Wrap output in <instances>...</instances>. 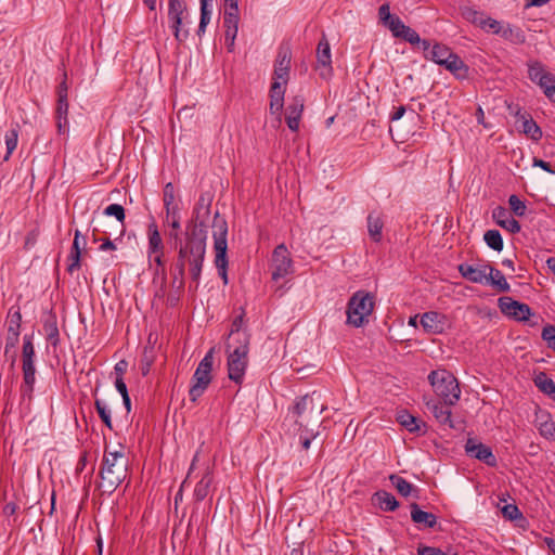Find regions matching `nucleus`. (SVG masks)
I'll list each match as a JSON object with an SVG mask.
<instances>
[{
  "mask_svg": "<svg viewBox=\"0 0 555 555\" xmlns=\"http://www.w3.org/2000/svg\"><path fill=\"white\" fill-rule=\"evenodd\" d=\"M206 240L205 225L195 224L186 243L179 249L177 269L181 280L184 276L185 263L190 266L192 279L196 282L199 280L206 254Z\"/></svg>",
  "mask_w": 555,
  "mask_h": 555,
  "instance_id": "1",
  "label": "nucleus"
},
{
  "mask_svg": "<svg viewBox=\"0 0 555 555\" xmlns=\"http://www.w3.org/2000/svg\"><path fill=\"white\" fill-rule=\"evenodd\" d=\"M128 460L125 454V447L117 444L105 446L102 465L100 469V489L103 493L112 494L117 487L126 479Z\"/></svg>",
  "mask_w": 555,
  "mask_h": 555,
  "instance_id": "2",
  "label": "nucleus"
},
{
  "mask_svg": "<svg viewBox=\"0 0 555 555\" xmlns=\"http://www.w3.org/2000/svg\"><path fill=\"white\" fill-rule=\"evenodd\" d=\"M249 335L246 331H234L227 341V366L229 378L237 385L244 380L248 365Z\"/></svg>",
  "mask_w": 555,
  "mask_h": 555,
  "instance_id": "3",
  "label": "nucleus"
},
{
  "mask_svg": "<svg viewBox=\"0 0 555 555\" xmlns=\"http://www.w3.org/2000/svg\"><path fill=\"white\" fill-rule=\"evenodd\" d=\"M211 235L214 238V249H215V266L218 270L220 278L223 281V284H228V222L227 220L220 216L219 212H216L211 222Z\"/></svg>",
  "mask_w": 555,
  "mask_h": 555,
  "instance_id": "4",
  "label": "nucleus"
},
{
  "mask_svg": "<svg viewBox=\"0 0 555 555\" xmlns=\"http://www.w3.org/2000/svg\"><path fill=\"white\" fill-rule=\"evenodd\" d=\"M428 380L435 393L442 399L446 405H454L460 400L459 382L451 372L443 369L431 371Z\"/></svg>",
  "mask_w": 555,
  "mask_h": 555,
  "instance_id": "5",
  "label": "nucleus"
},
{
  "mask_svg": "<svg viewBox=\"0 0 555 555\" xmlns=\"http://www.w3.org/2000/svg\"><path fill=\"white\" fill-rule=\"evenodd\" d=\"M374 309V297L365 291L356 292L348 301L347 323L361 327L369 322V317Z\"/></svg>",
  "mask_w": 555,
  "mask_h": 555,
  "instance_id": "6",
  "label": "nucleus"
},
{
  "mask_svg": "<svg viewBox=\"0 0 555 555\" xmlns=\"http://www.w3.org/2000/svg\"><path fill=\"white\" fill-rule=\"evenodd\" d=\"M214 354L215 349H209L192 376L189 390V398L192 402H196L204 395L212 380Z\"/></svg>",
  "mask_w": 555,
  "mask_h": 555,
  "instance_id": "7",
  "label": "nucleus"
},
{
  "mask_svg": "<svg viewBox=\"0 0 555 555\" xmlns=\"http://www.w3.org/2000/svg\"><path fill=\"white\" fill-rule=\"evenodd\" d=\"M190 15L183 0H168V22L178 42H184L189 37Z\"/></svg>",
  "mask_w": 555,
  "mask_h": 555,
  "instance_id": "8",
  "label": "nucleus"
},
{
  "mask_svg": "<svg viewBox=\"0 0 555 555\" xmlns=\"http://www.w3.org/2000/svg\"><path fill=\"white\" fill-rule=\"evenodd\" d=\"M23 375H24V384L22 386V391L24 396L31 395L34 390L35 385V364H34V357H35V348L31 341V338L28 336H24V343H23Z\"/></svg>",
  "mask_w": 555,
  "mask_h": 555,
  "instance_id": "9",
  "label": "nucleus"
},
{
  "mask_svg": "<svg viewBox=\"0 0 555 555\" xmlns=\"http://www.w3.org/2000/svg\"><path fill=\"white\" fill-rule=\"evenodd\" d=\"M271 271L272 280L275 282L293 274L294 272L291 255L284 244L278 245L273 250Z\"/></svg>",
  "mask_w": 555,
  "mask_h": 555,
  "instance_id": "10",
  "label": "nucleus"
},
{
  "mask_svg": "<svg viewBox=\"0 0 555 555\" xmlns=\"http://www.w3.org/2000/svg\"><path fill=\"white\" fill-rule=\"evenodd\" d=\"M320 401L321 395L315 391L299 398L292 408L293 416L301 417L306 412L311 415L315 414L317 416L322 414L325 410V405L320 403Z\"/></svg>",
  "mask_w": 555,
  "mask_h": 555,
  "instance_id": "11",
  "label": "nucleus"
},
{
  "mask_svg": "<svg viewBox=\"0 0 555 555\" xmlns=\"http://www.w3.org/2000/svg\"><path fill=\"white\" fill-rule=\"evenodd\" d=\"M499 307L504 314L517 321H527L532 314L528 305L516 301L511 297L499 298Z\"/></svg>",
  "mask_w": 555,
  "mask_h": 555,
  "instance_id": "12",
  "label": "nucleus"
},
{
  "mask_svg": "<svg viewBox=\"0 0 555 555\" xmlns=\"http://www.w3.org/2000/svg\"><path fill=\"white\" fill-rule=\"evenodd\" d=\"M420 323L428 334H441L450 327L448 318L437 311H428L421 315Z\"/></svg>",
  "mask_w": 555,
  "mask_h": 555,
  "instance_id": "13",
  "label": "nucleus"
},
{
  "mask_svg": "<svg viewBox=\"0 0 555 555\" xmlns=\"http://www.w3.org/2000/svg\"><path fill=\"white\" fill-rule=\"evenodd\" d=\"M292 53L289 48H280L274 63L273 81L287 85L289 79Z\"/></svg>",
  "mask_w": 555,
  "mask_h": 555,
  "instance_id": "14",
  "label": "nucleus"
},
{
  "mask_svg": "<svg viewBox=\"0 0 555 555\" xmlns=\"http://www.w3.org/2000/svg\"><path fill=\"white\" fill-rule=\"evenodd\" d=\"M315 69L323 79H328L333 73L331 47L325 38L320 40L318 44Z\"/></svg>",
  "mask_w": 555,
  "mask_h": 555,
  "instance_id": "15",
  "label": "nucleus"
},
{
  "mask_svg": "<svg viewBox=\"0 0 555 555\" xmlns=\"http://www.w3.org/2000/svg\"><path fill=\"white\" fill-rule=\"evenodd\" d=\"M465 451L469 456L482 461L490 466H494L496 464V459L492 453V450L475 438L467 439Z\"/></svg>",
  "mask_w": 555,
  "mask_h": 555,
  "instance_id": "16",
  "label": "nucleus"
},
{
  "mask_svg": "<svg viewBox=\"0 0 555 555\" xmlns=\"http://www.w3.org/2000/svg\"><path fill=\"white\" fill-rule=\"evenodd\" d=\"M240 11H223L224 42L231 52L238 33Z\"/></svg>",
  "mask_w": 555,
  "mask_h": 555,
  "instance_id": "17",
  "label": "nucleus"
},
{
  "mask_svg": "<svg viewBox=\"0 0 555 555\" xmlns=\"http://www.w3.org/2000/svg\"><path fill=\"white\" fill-rule=\"evenodd\" d=\"M422 49L425 53V59L429 60L438 65H443L448 57L451 56L452 51L449 47L442 43L430 44L428 40H423Z\"/></svg>",
  "mask_w": 555,
  "mask_h": 555,
  "instance_id": "18",
  "label": "nucleus"
},
{
  "mask_svg": "<svg viewBox=\"0 0 555 555\" xmlns=\"http://www.w3.org/2000/svg\"><path fill=\"white\" fill-rule=\"evenodd\" d=\"M305 100L300 95H296L292 99V102L286 108V124L292 131H298L301 115L305 107Z\"/></svg>",
  "mask_w": 555,
  "mask_h": 555,
  "instance_id": "19",
  "label": "nucleus"
},
{
  "mask_svg": "<svg viewBox=\"0 0 555 555\" xmlns=\"http://www.w3.org/2000/svg\"><path fill=\"white\" fill-rule=\"evenodd\" d=\"M489 269V264L473 266L468 263H461L459 266V272L464 279L468 280L469 282L480 284H486Z\"/></svg>",
  "mask_w": 555,
  "mask_h": 555,
  "instance_id": "20",
  "label": "nucleus"
},
{
  "mask_svg": "<svg viewBox=\"0 0 555 555\" xmlns=\"http://www.w3.org/2000/svg\"><path fill=\"white\" fill-rule=\"evenodd\" d=\"M427 410L433 413L435 418L449 428H456L455 424L451 418V410L442 405L440 402L429 399L426 401Z\"/></svg>",
  "mask_w": 555,
  "mask_h": 555,
  "instance_id": "21",
  "label": "nucleus"
},
{
  "mask_svg": "<svg viewBox=\"0 0 555 555\" xmlns=\"http://www.w3.org/2000/svg\"><path fill=\"white\" fill-rule=\"evenodd\" d=\"M535 426L542 437L555 441V423L552 421L551 415L545 411H538L535 413Z\"/></svg>",
  "mask_w": 555,
  "mask_h": 555,
  "instance_id": "22",
  "label": "nucleus"
},
{
  "mask_svg": "<svg viewBox=\"0 0 555 555\" xmlns=\"http://www.w3.org/2000/svg\"><path fill=\"white\" fill-rule=\"evenodd\" d=\"M492 216L495 222L503 229L507 230L508 232L518 233L520 231L519 222L514 217L511 216L506 208L496 207L493 210Z\"/></svg>",
  "mask_w": 555,
  "mask_h": 555,
  "instance_id": "23",
  "label": "nucleus"
},
{
  "mask_svg": "<svg viewBox=\"0 0 555 555\" xmlns=\"http://www.w3.org/2000/svg\"><path fill=\"white\" fill-rule=\"evenodd\" d=\"M286 85L280 82H272L270 88V113L280 117L284 106V95Z\"/></svg>",
  "mask_w": 555,
  "mask_h": 555,
  "instance_id": "24",
  "label": "nucleus"
},
{
  "mask_svg": "<svg viewBox=\"0 0 555 555\" xmlns=\"http://www.w3.org/2000/svg\"><path fill=\"white\" fill-rule=\"evenodd\" d=\"M165 251V245L157 224L153 221L147 227V255Z\"/></svg>",
  "mask_w": 555,
  "mask_h": 555,
  "instance_id": "25",
  "label": "nucleus"
},
{
  "mask_svg": "<svg viewBox=\"0 0 555 555\" xmlns=\"http://www.w3.org/2000/svg\"><path fill=\"white\" fill-rule=\"evenodd\" d=\"M86 246V238L81 236L80 232L77 230L75 232V238L73 242L72 253L69 256V264H68V272L73 273L75 270H78L80 268V257H81V249H83Z\"/></svg>",
  "mask_w": 555,
  "mask_h": 555,
  "instance_id": "26",
  "label": "nucleus"
},
{
  "mask_svg": "<svg viewBox=\"0 0 555 555\" xmlns=\"http://www.w3.org/2000/svg\"><path fill=\"white\" fill-rule=\"evenodd\" d=\"M442 66L459 79H464L468 75L467 65L453 52Z\"/></svg>",
  "mask_w": 555,
  "mask_h": 555,
  "instance_id": "27",
  "label": "nucleus"
},
{
  "mask_svg": "<svg viewBox=\"0 0 555 555\" xmlns=\"http://www.w3.org/2000/svg\"><path fill=\"white\" fill-rule=\"evenodd\" d=\"M411 518L417 525L433 528L437 524V517L429 512L422 511L416 503L411 504Z\"/></svg>",
  "mask_w": 555,
  "mask_h": 555,
  "instance_id": "28",
  "label": "nucleus"
},
{
  "mask_svg": "<svg viewBox=\"0 0 555 555\" xmlns=\"http://www.w3.org/2000/svg\"><path fill=\"white\" fill-rule=\"evenodd\" d=\"M367 231L370 237L378 243L382 241V231L384 227V222L379 214L372 211L367 215Z\"/></svg>",
  "mask_w": 555,
  "mask_h": 555,
  "instance_id": "29",
  "label": "nucleus"
},
{
  "mask_svg": "<svg viewBox=\"0 0 555 555\" xmlns=\"http://www.w3.org/2000/svg\"><path fill=\"white\" fill-rule=\"evenodd\" d=\"M373 500L380 509L386 512H392L399 507V502L396 500V498L391 493L384 490L374 493Z\"/></svg>",
  "mask_w": 555,
  "mask_h": 555,
  "instance_id": "30",
  "label": "nucleus"
},
{
  "mask_svg": "<svg viewBox=\"0 0 555 555\" xmlns=\"http://www.w3.org/2000/svg\"><path fill=\"white\" fill-rule=\"evenodd\" d=\"M486 284L492 285L499 292H508L511 288L503 273L491 266L487 273Z\"/></svg>",
  "mask_w": 555,
  "mask_h": 555,
  "instance_id": "31",
  "label": "nucleus"
},
{
  "mask_svg": "<svg viewBox=\"0 0 555 555\" xmlns=\"http://www.w3.org/2000/svg\"><path fill=\"white\" fill-rule=\"evenodd\" d=\"M180 208L179 207H170L166 210V223L171 228L169 232L170 237L177 240L179 235V230L181 228L180 224Z\"/></svg>",
  "mask_w": 555,
  "mask_h": 555,
  "instance_id": "32",
  "label": "nucleus"
},
{
  "mask_svg": "<svg viewBox=\"0 0 555 555\" xmlns=\"http://www.w3.org/2000/svg\"><path fill=\"white\" fill-rule=\"evenodd\" d=\"M212 1L214 0H201V20L197 29L198 36H202L205 33L206 27L211 20Z\"/></svg>",
  "mask_w": 555,
  "mask_h": 555,
  "instance_id": "33",
  "label": "nucleus"
},
{
  "mask_svg": "<svg viewBox=\"0 0 555 555\" xmlns=\"http://www.w3.org/2000/svg\"><path fill=\"white\" fill-rule=\"evenodd\" d=\"M389 479L398 493L402 496H409L416 491L411 482L398 475H390Z\"/></svg>",
  "mask_w": 555,
  "mask_h": 555,
  "instance_id": "34",
  "label": "nucleus"
},
{
  "mask_svg": "<svg viewBox=\"0 0 555 555\" xmlns=\"http://www.w3.org/2000/svg\"><path fill=\"white\" fill-rule=\"evenodd\" d=\"M212 482V476L209 472H206L201 480L196 483L194 494L197 500L202 501L209 494L210 486Z\"/></svg>",
  "mask_w": 555,
  "mask_h": 555,
  "instance_id": "35",
  "label": "nucleus"
},
{
  "mask_svg": "<svg viewBox=\"0 0 555 555\" xmlns=\"http://www.w3.org/2000/svg\"><path fill=\"white\" fill-rule=\"evenodd\" d=\"M527 66L528 77L534 83H538V81H541L544 76L550 74V72H547L544 65L539 61H529Z\"/></svg>",
  "mask_w": 555,
  "mask_h": 555,
  "instance_id": "36",
  "label": "nucleus"
},
{
  "mask_svg": "<svg viewBox=\"0 0 555 555\" xmlns=\"http://www.w3.org/2000/svg\"><path fill=\"white\" fill-rule=\"evenodd\" d=\"M537 85L542 89L545 96L555 103V75L550 73L541 81H538Z\"/></svg>",
  "mask_w": 555,
  "mask_h": 555,
  "instance_id": "37",
  "label": "nucleus"
},
{
  "mask_svg": "<svg viewBox=\"0 0 555 555\" xmlns=\"http://www.w3.org/2000/svg\"><path fill=\"white\" fill-rule=\"evenodd\" d=\"M94 405L101 421L105 424L107 428L113 429L112 410L108 406V404L104 400L96 399Z\"/></svg>",
  "mask_w": 555,
  "mask_h": 555,
  "instance_id": "38",
  "label": "nucleus"
},
{
  "mask_svg": "<svg viewBox=\"0 0 555 555\" xmlns=\"http://www.w3.org/2000/svg\"><path fill=\"white\" fill-rule=\"evenodd\" d=\"M522 118V132L530 137L533 141H539L542 138V131L532 118Z\"/></svg>",
  "mask_w": 555,
  "mask_h": 555,
  "instance_id": "39",
  "label": "nucleus"
},
{
  "mask_svg": "<svg viewBox=\"0 0 555 555\" xmlns=\"http://www.w3.org/2000/svg\"><path fill=\"white\" fill-rule=\"evenodd\" d=\"M483 240L493 250L501 251L503 249V238L498 230H488L483 235Z\"/></svg>",
  "mask_w": 555,
  "mask_h": 555,
  "instance_id": "40",
  "label": "nucleus"
},
{
  "mask_svg": "<svg viewBox=\"0 0 555 555\" xmlns=\"http://www.w3.org/2000/svg\"><path fill=\"white\" fill-rule=\"evenodd\" d=\"M534 384L545 395L552 396L555 393L554 382L544 373H540L535 376Z\"/></svg>",
  "mask_w": 555,
  "mask_h": 555,
  "instance_id": "41",
  "label": "nucleus"
},
{
  "mask_svg": "<svg viewBox=\"0 0 555 555\" xmlns=\"http://www.w3.org/2000/svg\"><path fill=\"white\" fill-rule=\"evenodd\" d=\"M461 14L467 22H469L478 27H480V24L482 23L485 16H486L485 13L479 12L472 7L461 8Z\"/></svg>",
  "mask_w": 555,
  "mask_h": 555,
  "instance_id": "42",
  "label": "nucleus"
},
{
  "mask_svg": "<svg viewBox=\"0 0 555 555\" xmlns=\"http://www.w3.org/2000/svg\"><path fill=\"white\" fill-rule=\"evenodd\" d=\"M22 314L20 309H10L8 314V332L20 334Z\"/></svg>",
  "mask_w": 555,
  "mask_h": 555,
  "instance_id": "43",
  "label": "nucleus"
},
{
  "mask_svg": "<svg viewBox=\"0 0 555 555\" xmlns=\"http://www.w3.org/2000/svg\"><path fill=\"white\" fill-rule=\"evenodd\" d=\"M398 421L403 427H405L411 433L420 430V424L417 418L409 414L408 412L400 413L398 416Z\"/></svg>",
  "mask_w": 555,
  "mask_h": 555,
  "instance_id": "44",
  "label": "nucleus"
},
{
  "mask_svg": "<svg viewBox=\"0 0 555 555\" xmlns=\"http://www.w3.org/2000/svg\"><path fill=\"white\" fill-rule=\"evenodd\" d=\"M103 214L108 217H115L118 222L124 227L126 214L125 208L119 204H111L108 205Z\"/></svg>",
  "mask_w": 555,
  "mask_h": 555,
  "instance_id": "45",
  "label": "nucleus"
},
{
  "mask_svg": "<svg viewBox=\"0 0 555 555\" xmlns=\"http://www.w3.org/2000/svg\"><path fill=\"white\" fill-rule=\"evenodd\" d=\"M18 140V131L17 129H11L5 134V145H7V155L4 156V160H8L13 153V151L17 146Z\"/></svg>",
  "mask_w": 555,
  "mask_h": 555,
  "instance_id": "46",
  "label": "nucleus"
},
{
  "mask_svg": "<svg viewBox=\"0 0 555 555\" xmlns=\"http://www.w3.org/2000/svg\"><path fill=\"white\" fill-rule=\"evenodd\" d=\"M385 27L391 31L393 37L400 38L406 25L401 21L399 16L396 15L391 21H389V23H387Z\"/></svg>",
  "mask_w": 555,
  "mask_h": 555,
  "instance_id": "47",
  "label": "nucleus"
},
{
  "mask_svg": "<svg viewBox=\"0 0 555 555\" xmlns=\"http://www.w3.org/2000/svg\"><path fill=\"white\" fill-rule=\"evenodd\" d=\"M480 28L488 33L499 35L502 30V23L486 15L480 24Z\"/></svg>",
  "mask_w": 555,
  "mask_h": 555,
  "instance_id": "48",
  "label": "nucleus"
},
{
  "mask_svg": "<svg viewBox=\"0 0 555 555\" xmlns=\"http://www.w3.org/2000/svg\"><path fill=\"white\" fill-rule=\"evenodd\" d=\"M508 204H509L512 211L516 216L521 217L526 214V205L518 196L511 195L508 198Z\"/></svg>",
  "mask_w": 555,
  "mask_h": 555,
  "instance_id": "49",
  "label": "nucleus"
},
{
  "mask_svg": "<svg viewBox=\"0 0 555 555\" xmlns=\"http://www.w3.org/2000/svg\"><path fill=\"white\" fill-rule=\"evenodd\" d=\"M164 205L166 210L170 207H179L175 201V188L171 183H167L164 189Z\"/></svg>",
  "mask_w": 555,
  "mask_h": 555,
  "instance_id": "50",
  "label": "nucleus"
},
{
  "mask_svg": "<svg viewBox=\"0 0 555 555\" xmlns=\"http://www.w3.org/2000/svg\"><path fill=\"white\" fill-rule=\"evenodd\" d=\"M502 514L506 519L516 520L520 518L522 515L515 504H506L502 507Z\"/></svg>",
  "mask_w": 555,
  "mask_h": 555,
  "instance_id": "51",
  "label": "nucleus"
},
{
  "mask_svg": "<svg viewBox=\"0 0 555 555\" xmlns=\"http://www.w3.org/2000/svg\"><path fill=\"white\" fill-rule=\"evenodd\" d=\"M400 38L411 44H421L422 46V42H423L420 35L409 26L405 27V29Z\"/></svg>",
  "mask_w": 555,
  "mask_h": 555,
  "instance_id": "52",
  "label": "nucleus"
},
{
  "mask_svg": "<svg viewBox=\"0 0 555 555\" xmlns=\"http://www.w3.org/2000/svg\"><path fill=\"white\" fill-rule=\"evenodd\" d=\"M542 338L547 343V346L555 351V326L546 325L543 327Z\"/></svg>",
  "mask_w": 555,
  "mask_h": 555,
  "instance_id": "53",
  "label": "nucleus"
},
{
  "mask_svg": "<svg viewBox=\"0 0 555 555\" xmlns=\"http://www.w3.org/2000/svg\"><path fill=\"white\" fill-rule=\"evenodd\" d=\"M499 35H501L505 39L513 40L514 38H516L517 41H524V35L521 34V31L517 29L515 33L509 25H507L506 27L502 26V30Z\"/></svg>",
  "mask_w": 555,
  "mask_h": 555,
  "instance_id": "54",
  "label": "nucleus"
},
{
  "mask_svg": "<svg viewBox=\"0 0 555 555\" xmlns=\"http://www.w3.org/2000/svg\"><path fill=\"white\" fill-rule=\"evenodd\" d=\"M378 16H379V20H380L382 24L384 26H386L387 23H389V21H391L396 15H392L390 13L389 4L385 3V4L379 7V9H378Z\"/></svg>",
  "mask_w": 555,
  "mask_h": 555,
  "instance_id": "55",
  "label": "nucleus"
},
{
  "mask_svg": "<svg viewBox=\"0 0 555 555\" xmlns=\"http://www.w3.org/2000/svg\"><path fill=\"white\" fill-rule=\"evenodd\" d=\"M18 340H20V334L9 333V332L7 333L5 349H4L5 356L9 354L11 349H14L16 347V345L18 344Z\"/></svg>",
  "mask_w": 555,
  "mask_h": 555,
  "instance_id": "56",
  "label": "nucleus"
},
{
  "mask_svg": "<svg viewBox=\"0 0 555 555\" xmlns=\"http://www.w3.org/2000/svg\"><path fill=\"white\" fill-rule=\"evenodd\" d=\"M152 364H153V356L149 354L147 348H145L142 360H141V372L144 376L150 373Z\"/></svg>",
  "mask_w": 555,
  "mask_h": 555,
  "instance_id": "57",
  "label": "nucleus"
},
{
  "mask_svg": "<svg viewBox=\"0 0 555 555\" xmlns=\"http://www.w3.org/2000/svg\"><path fill=\"white\" fill-rule=\"evenodd\" d=\"M68 115V101L64 99V95L57 98L56 117H67Z\"/></svg>",
  "mask_w": 555,
  "mask_h": 555,
  "instance_id": "58",
  "label": "nucleus"
},
{
  "mask_svg": "<svg viewBox=\"0 0 555 555\" xmlns=\"http://www.w3.org/2000/svg\"><path fill=\"white\" fill-rule=\"evenodd\" d=\"M418 555H449L438 547L421 546L417 550Z\"/></svg>",
  "mask_w": 555,
  "mask_h": 555,
  "instance_id": "59",
  "label": "nucleus"
},
{
  "mask_svg": "<svg viewBox=\"0 0 555 555\" xmlns=\"http://www.w3.org/2000/svg\"><path fill=\"white\" fill-rule=\"evenodd\" d=\"M164 255L165 251H160L159 254L147 255L150 264L152 266V263H155L157 268H163L165 266Z\"/></svg>",
  "mask_w": 555,
  "mask_h": 555,
  "instance_id": "60",
  "label": "nucleus"
},
{
  "mask_svg": "<svg viewBox=\"0 0 555 555\" xmlns=\"http://www.w3.org/2000/svg\"><path fill=\"white\" fill-rule=\"evenodd\" d=\"M56 128L60 134H64L68 132L69 122L67 117H56Z\"/></svg>",
  "mask_w": 555,
  "mask_h": 555,
  "instance_id": "61",
  "label": "nucleus"
},
{
  "mask_svg": "<svg viewBox=\"0 0 555 555\" xmlns=\"http://www.w3.org/2000/svg\"><path fill=\"white\" fill-rule=\"evenodd\" d=\"M115 387H116L117 391L121 395V397L128 395V389L124 382V377H116Z\"/></svg>",
  "mask_w": 555,
  "mask_h": 555,
  "instance_id": "62",
  "label": "nucleus"
},
{
  "mask_svg": "<svg viewBox=\"0 0 555 555\" xmlns=\"http://www.w3.org/2000/svg\"><path fill=\"white\" fill-rule=\"evenodd\" d=\"M127 367H128L127 361L120 360L119 362H117L114 367L115 373L117 375L116 377H122L125 372L127 371Z\"/></svg>",
  "mask_w": 555,
  "mask_h": 555,
  "instance_id": "63",
  "label": "nucleus"
},
{
  "mask_svg": "<svg viewBox=\"0 0 555 555\" xmlns=\"http://www.w3.org/2000/svg\"><path fill=\"white\" fill-rule=\"evenodd\" d=\"M533 166L540 167V168H542L543 170H545V171H547L550 173H553V175L555 173V170H553L551 168L550 163H547V162H545L543 159L534 158L533 159Z\"/></svg>",
  "mask_w": 555,
  "mask_h": 555,
  "instance_id": "64",
  "label": "nucleus"
}]
</instances>
